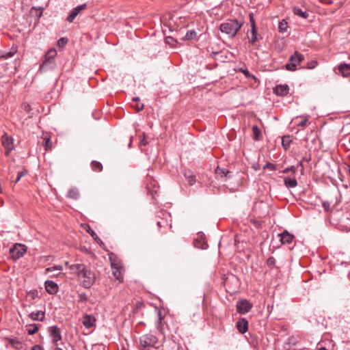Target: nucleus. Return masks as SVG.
<instances>
[{
	"instance_id": "obj_46",
	"label": "nucleus",
	"mask_w": 350,
	"mask_h": 350,
	"mask_svg": "<svg viewBox=\"0 0 350 350\" xmlns=\"http://www.w3.org/2000/svg\"><path fill=\"white\" fill-rule=\"evenodd\" d=\"M22 108L27 112H29L31 110L30 105L27 103H24L22 104Z\"/></svg>"
},
{
	"instance_id": "obj_42",
	"label": "nucleus",
	"mask_w": 350,
	"mask_h": 350,
	"mask_svg": "<svg viewBox=\"0 0 350 350\" xmlns=\"http://www.w3.org/2000/svg\"><path fill=\"white\" fill-rule=\"evenodd\" d=\"M139 144L140 146H146L147 144V141L145 139V134L144 133H143V137H140V141H139Z\"/></svg>"
},
{
	"instance_id": "obj_60",
	"label": "nucleus",
	"mask_w": 350,
	"mask_h": 350,
	"mask_svg": "<svg viewBox=\"0 0 350 350\" xmlns=\"http://www.w3.org/2000/svg\"><path fill=\"white\" fill-rule=\"evenodd\" d=\"M319 1H320L321 2H323V1H324V0H319Z\"/></svg>"
},
{
	"instance_id": "obj_35",
	"label": "nucleus",
	"mask_w": 350,
	"mask_h": 350,
	"mask_svg": "<svg viewBox=\"0 0 350 350\" xmlns=\"http://www.w3.org/2000/svg\"><path fill=\"white\" fill-rule=\"evenodd\" d=\"M285 67H286V69L288 70L294 71L296 69L297 65H296V63L290 62V63L286 64Z\"/></svg>"
},
{
	"instance_id": "obj_23",
	"label": "nucleus",
	"mask_w": 350,
	"mask_h": 350,
	"mask_svg": "<svg viewBox=\"0 0 350 350\" xmlns=\"http://www.w3.org/2000/svg\"><path fill=\"white\" fill-rule=\"evenodd\" d=\"M284 185L288 188H294L297 185V182L295 178L286 177L284 178Z\"/></svg>"
},
{
	"instance_id": "obj_11",
	"label": "nucleus",
	"mask_w": 350,
	"mask_h": 350,
	"mask_svg": "<svg viewBox=\"0 0 350 350\" xmlns=\"http://www.w3.org/2000/svg\"><path fill=\"white\" fill-rule=\"evenodd\" d=\"M96 322L95 318L89 314H85L82 319V323L86 328H90L94 326Z\"/></svg>"
},
{
	"instance_id": "obj_47",
	"label": "nucleus",
	"mask_w": 350,
	"mask_h": 350,
	"mask_svg": "<svg viewBox=\"0 0 350 350\" xmlns=\"http://www.w3.org/2000/svg\"><path fill=\"white\" fill-rule=\"evenodd\" d=\"M11 344L12 346L15 347L16 348H18V347L21 345L20 342L15 341V340H11Z\"/></svg>"
},
{
	"instance_id": "obj_16",
	"label": "nucleus",
	"mask_w": 350,
	"mask_h": 350,
	"mask_svg": "<svg viewBox=\"0 0 350 350\" xmlns=\"http://www.w3.org/2000/svg\"><path fill=\"white\" fill-rule=\"evenodd\" d=\"M339 72L342 74L343 77H349L350 76V64H340L338 66Z\"/></svg>"
},
{
	"instance_id": "obj_29",
	"label": "nucleus",
	"mask_w": 350,
	"mask_h": 350,
	"mask_svg": "<svg viewBox=\"0 0 350 350\" xmlns=\"http://www.w3.org/2000/svg\"><path fill=\"white\" fill-rule=\"evenodd\" d=\"M252 133H253V138L254 139L258 141L260 139V136L261 135L260 130L257 126H254L252 127Z\"/></svg>"
},
{
	"instance_id": "obj_19",
	"label": "nucleus",
	"mask_w": 350,
	"mask_h": 350,
	"mask_svg": "<svg viewBox=\"0 0 350 350\" xmlns=\"http://www.w3.org/2000/svg\"><path fill=\"white\" fill-rule=\"evenodd\" d=\"M304 59L303 55L300 54L297 51L295 52L293 55L290 57V62L293 63H296V65L299 64Z\"/></svg>"
},
{
	"instance_id": "obj_30",
	"label": "nucleus",
	"mask_w": 350,
	"mask_h": 350,
	"mask_svg": "<svg viewBox=\"0 0 350 350\" xmlns=\"http://www.w3.org/2000/svg\"><path fill=\"white\" fill-rule=\"evenodd\" d=\"M92 167L94 171L100 172L103 170L102 164L96 161H93L92 162Z\"/></svg>"
},
{
	"instance_id": "obj_50",
	"label": "nucleus",
	"mask_w": 350,
	"mask_h": 350,
	"mask_svg": "<svg viewBox=\"0 0 350 350\" xmlns=\"http://www.w3.org/2000/svg\"><path fill=\"white\" fill-rule=\"evenodd\" d=\"M32 350H44V349L40 345H35V346L33 347Z\"/></svg>"
},
{
	"instance_id": "obj_33",
	"label": "nucleus",
	"mask_w": 350,
	"mask_h": 350,
	"mask_svg": "<svg viewBox=\"0 0 350 350\" xmlns=\"http://www.w3.org/2000/svg\"><path fill=\"white\" fill-rule=\"evenodd\" d=\"M87 232L98 243H99V242L102 243L101 240L98 238V237L97 236L96 233L92 229H91L89 226H88V229L87 230Z\"/></svg>"
},
{
	"instance_id": "obj_45",
	"label": "nucleus",
	"mask_w": 350,
	"mask_h": 350,
	"mask_svg": "<svg viewBox=\"0 0 350 350\" xmlns=\"http://www.w3.org/2000/svg\"><path fill=\"white\" fill-rule=\"evenodd\" d=\"M267 262L269 266H273L275 263V260L274 259V258L270 257L267 259Z\"/></svg>"
},
{
	"instance_id": "obj_57",
	"label": "nucleus",
	"mask_w": 350,
	"mask_h": 350,
	"mask_svg": "<svg viewBox=\"0 0 350 350\" xmlns=\"http://www.w3.org/2000/svg\"><path fill=\"white\" fill-rule=\"evenodd\" d=\"M3 51L0 50V59L2 58Z\"/></svg>"
},
{
	"instance_id": "obj_51",
	"label": "nucleus",
	"mask_w": 350,
	"mask_h": 350,
	"mask_svg": "<svg viewBox=\"0 0 350 350\" xmlns=\"http://www.w3.org/2000/svg\"><path fill=\"white\" fill-rule=\"evenodd\" d=\"M79 297H80V299H81V301H83V300L86 301L87 300V296H86L85 294H80Z\"/></svg>"
},
{
	"instance_id": "obj_61",
	"label": "nucleus",
	"mask_w": 350,
	"mask_h": 350,
	"mask_svg": "<svg viewBox=\"0 0 350 350\" xmlns=\"http://www.w3.org/2000/svg\"><path fill=\"white\" fill-rule=\"evenodd\" d=\"M122 350H125V349H122Z\"/></svg>"
},
{
	"instance_id": "obj_56",
	"label": "nucleus",
	"mask_w": 350,
	"mask_h": 350,
	"mask_svg": "<svg viewBox=\"0 0 350 350\" xmlns=\"http://www.w3.org/2000/svg\"><path fill=\"white\" fill-rule=\"evenodd\" d=\"M65 265L69 268V266L70 265L68 262H65Z\"/></svg>"
},
{
	"instance_id": "obj_9",
	"label": "nucleus",
	"mask_w": 350,
	"mask_h": 350,
	"mask_svg": "<svg viewBox=\"0 0 350 350\" xmlns=\"http://www.w3.org/2000/svg\"><path fill=\"white\" fill-rule=\"evenodd\" d=\"M236 326L240 333L245 334L248 329V321L245 318L240 319Z\"/></svg>"
},
{
	"instance_id": "obj_5",
	"label": "nucleus",
	"mask_w": 350,
	"mask_h": 350,
	"mask_svg": "<svg viewBox=\"0 0 350 350\" xmlns=\"http://www.w3.org/2000/svg\"><path fill=\"white\" fill-rule=\"evenodd\" d=\"M57 55V51L55 49H49L45 55V59L40 66V71H45L53 63L54 58Z\"/></svg>"
},
{
	"instance_id": "obj_54",
	"label": "nucleus",
	"mask_w": 350,
	"mask_h": 350,
	"mask_svg": "<svg viewBox=\"0 0 350 350\" xmlns=\"http://www.w3.org/2000/svg\"><path fill=\"white\" fill-rule=\"evenodd\" d=\"M132 100L135 102H137L139 100V97H133Z\"/></svg>"
},
{
	"instance_id": "obj_10",
	"label": "nucleus",
	"mask_w": 350,
	"mask_h": 350,
	"mask_svg": "<svg viewBox=\"0 0 350 350\" xmlns=\"http://www.w3.org/2000/svg\"><path fill=\"white\" fill-rule=\"evenodd\" d=\"M45 288H46V291L49 293V294H55L58 291V286L56 283H55L54 282L51 281V280H47L45 282Z\"/></svg>"
},
{
	"instance_id": "obj_14",
	"label": "nucleus",
	"mask_w": 350,
	"mask_h": 350,
	"mask_svg": "<svg viewBox=\"0 0 350 350\" xmlns=\"http://www.w3.org/2000/svg\"><path fill=\"white\" fill-rule=\"evenodd\" d=\"M111 269L122 267L121 261L113 253L109 254Z\"/></svg>"
},
{
	"instance_id": "obj_8",
	"label": "nucleus",
	"mask_w": 350,
	"mask_h": 350,
	"mask_svg": "<svg viewBox=\"0 0 350 350\" xmlns=\"http://www.w3.org/2000/svg\"><path fill=\"white\" fill-rule=\"evenodd\" d=\"M86 8H87L86 3H83V4L78 5L76 8H75L74 9H72L67 18V21L69 23H72L74 21V19L77 17V16L82 10H84L85 9H86Z\"/></svg>"
},
{
	"instance_id": "obj_32",
	"label": "nucleus",
	"mask_w": 350,
	"mask_h": 350,
	"mask_svg": "<svg viewBox=\"0 0 350 350\" xmlns=\"http://www.w3.org/2000/svg\"><path fill=\"white\" fill-rule=\"evenodd\" d=\"M62 270H63V267L62 265H55L53 267L46 268L45 271L47 273H50L55 271H62Z\"/></svg>"
},
{
	"instance_id": "obj_6",
	"label": "nucleus",
	"mask_w": 350,
	"mask_h": 350,
	"mask_svg": "<svg viewBox=\"0 0 350 350\" xmlns=\"http://www.w3.org/2000/svg\"><path fill=\"white\" fill-rule=\"evenodd\" d=\"M236 307L239 314H245L250 311L252 304L246 299H242L237 301Z\"/></svg>"
},
{
	"instance_id": "obj_15",
	"label": "nucleus",
	"mask_w": 350,
	"mask_h": 350,
	"mask_svg": "<svg viewBox=\"0 0 350 350\" xmlns=\"http://www.w3.org/2000/svg\"><path fill=\"white\" fill-rule=\"evenodd\" d=\"M289 88L287 85H278L275 87V93L278 96H285L288 93Z\"/></svg>"
},
{
	"instance_id": "obj_36",
	"label": "nucleus",
	"mask_w": 350,
	"mask_h": 350,
	"mask_svg": "<svg viewBox=\"0 0 350 350\" xmlns=\"http://www.w3.org/2000/svg\"><path fill=\"white\" fill-rule=\"evenodd\" d=\"M282 146L285 148H287L289 147V145H290V143H291V140L289 139V137H284L282 138Z\"/></svg>"
},
{
	"instance_id": "obj_41",
	"label": "nucleus",
	"mask_w": 350,
	"mask_h": 350,
	"mask_svg": "<svg viewBox=\"0 0 350 350\" xmlns=\"http://www.w3.org/2000/svg\"><path fill=\"white\" fill-rule=\"evenodd\" d=\"M291 171H292L293 172H295V167L294 166H291V167H286V168H285L284 170H283L282 171V173H284V174H287V173H288V172H291Z\"/></svg>"
},
{
	"instance_id": "obj_3",
	"label": "nucleus",
	"mask_w": 350,
	"mask_h": 350,
	"mask_svg": "<svg viewBox=\"0 0 350 350\" xmlns=\"http://www.w3.org/2000/svg\"><path fill=\"white\" fill-rule=\"evenodd\" d=\"M157 338L150 334L142 335L139 337V350H150L151 348H157Z\"/></svg>"
},
{
	"instance_id": "obj_58",
	"label": "nucleus",
	"mask_w": 350,
	"mask_h": 350,
	"mask_svg": "<svg viewBox=\"0 0 350 350\" xmlns=\"http://www.w3.org/2000/svg\"><path fill=\"white\" fill-rule=\"evenodd\" d=\"M54 350H62V349L61 348H59V347H55V348L54 349Z\"/></svg>"
},
{
	"instance_id": "obj_22",
	"label": "nucleus",
	"mask_w": 350,
	"mask_h": 350,
	"mask_svg": "<svg viewBox=\"0 0 350 350\" xmlns=\"http://www.w3.org/2000/svg\"><path fill=\"white\" fill-rule=\"evenodd\" d=\"M294 14L300 16L302 18H307L308 16V13L306 11H303L301 8L298 7H294L293 9Z\"/></svg>"
},
{
	"instance_id": "obj_7",
	"label": "nucleus",
	"mask_w": 350,
	"mask_h": 350,
	"mask_svg": "<svg viewBox=\"0 0 350 350\" xmlns=\"http://www.w3.org/2000/svg\"><path fill=\"white\" fill-rule=\"evenodd\" d=\"M13 139L11 137H9L6 134H4L1 137V143L3 147L5 148V155H8L10 152L13 150Z\"/></svg>"
},
{
	"instance_id": "obj_12",
	"label": "nucleus",
	"mask_w": 350,
	"mask_h": 350,
	"mask_svg": "<svg viewBox=\"0 0 350 350\" xmlns=\"http://www.w3.org/2000/svg\"><path fill=\"white\" fill-rule=\"evenodd\" d=\"M49 332L54 342H57L62 339L60 330L57 326L50 327Z\"/></svg>"
},
{
	"instance_id": "obj_55",
	"label": "nucleus",
	"mask_w": 350,
	"mask_h": 350,
	"mask_svg": "<svg viewBox=\"0 0 350 350\" xmlns=\"http://www.w3.org/2000/svg\"><path fill=\"white\" fill-rule=\"evenodd\" d=\"M63 274L61 273V272H59L57 274H53L52 276H55V277H58L59 275H62Z\"/></svg>"
},
{
	"instance_id": "obj_34",
	"label": "nucleus",
	"mask_w": 350,
	"mask_h": 350,
	"mask_svg": "<svg viewBox=\"0 0 350 350\" xmlns=\"http://www.w3.org/2000/svg\"><path fill=\"white\" fill-rule=\"evenodd\" d=\"M278 28L280 32H284L287 29V23L284 20H283L279 23Z\"/></svg>"
},
{
	"instance_id": "obj_43",
	"label": "nucleus",
	"mask_w": 350,
	"mask_h": 350,
	"mask_svg": "<svg viewBox=\"0 0 350 350\" xmlns=\"http://www.w3.org/2000/svg\"><path fill=\"white\" fill-rule=\"evenodd\" d=\"M308 116H306V117L305 118V119H304V120H301V121L298 124V126H301V127H305V126H306V125H307V122H308Z\"/></svg>"
},
{
	"instance_id": "obj_39",
	"label": "nucleus",
	"mask_w": 350,
	"mask_h": 350,
	"mask_svg": "<svg viewBox=\"0 0 350 350\" xmlns=\"http://www.w3.org/2000/svg\"><path fill=\"white\" fill-rule=\"evenodd\" d=\"M27 174V171L26 170H23V171H20L18 172V174H17V177H16V183H18L21 178L25 176V174Z\"/></svg>"
},
{
	"instance_id": "obj_21",
	"label": "nucleus",
	"mask_w": 350,
	"mask_h": 350,
	"mask_svg": "<svg viewBox=\"0 0 350 350\" xmlns=\"http://www.w3.org/2000/svg\"><path fill=\"white\" fill-rule=\"evenodd\" d=\"M184 175L190 185H193L196 183L195 176L191 171L186 170Z\"/></svg>"
},
{
	"instance_id": "obj_44",
	"label": "nucleus",
	"mask_w": 350,
	"mask_h": 350,
	"mask_svg": "<svg viewBox=\"0 0 350 350\" xmlns=\"http://www.w3.org/2000/svg\"><path fill=\"white\" fill-rule=\"evenodd\" d=\"M250 23H251L252 29L256 28L255 21H254V19L252 14H250Z\"/></svg>"
},
{
	"instance_id": "obj_53",
	"label": "nucleus",
	"mask_w": 350,
	"mask_h": 350,
	"mask_svg": "<svg viewBox=\"0 0 350 350\" xmlns=\"http://www.w3.org/2000/svg\"><path fill=\"white\" fill-rule=\"evenodd\" d=\"M323 206L324 207V208L325 210L328 209L329 206V203L328 202H323Z\"/></svg>"
},
{
	"instance_id": "obj_4",
	"label": "nucleus",
	"mask_w": 350,
	"mask_h": 350,
	"mask_svg": "<svg viewBox=\"0 0 350 350\" xmlns=\"http://www.w3.org/2000/svg\"><path fill=\"white\" fill-rule=\"evenodd\" d=\"M27 252V247L21 243H16L12 248L10 250L11 258L16 260L23 257Z\"/></svg>"
},
{
	"instance_id": "obj_18",
	"label": "nucleus",
	"mask_w": 350,
	"mask_h": 350,
	"mask_svg": "<svg viewBox=\"0 0 350 350\" xmlns=\"http://www.w3.org/2000/svg\"><path fill=\"white\" fill-rule=\"evenodd\" d=\"M113 271V275L116 278V280H118L120 282H123V272L124 269L123 267H120L118 268H114L111 269Z\"/></svg>"
},
{
	"instance_id": "obj_26",
	"label": "nucleus",
	"mask_w": 350,
	"mask_h": 350,
	"mask_svg": "<svg viewBox=\"0 0 350 350\" xmlns=\"http://www.w3.org/2000/svg\"><path fill=\"white\" fill-rule=\"evenodd\" d=\"M195 246L198 248L206 250L208 247V244L202 239H196L195 240Z\"/></svg>"
},
{
	"instance_id": "obj_31",
	"label": "nucleus",
	"mask_w": 350,
	"mask_h": 350,
	"mask_svg": "<svg viewBox=\"0 0 350 350\" xmlns=\"http://www.w3.org/2000/svg\"><path fill=\"white\" fill-rule=\"evenodd\" d=\"M250 42L254 44L257 40V33L256 28L251 29V36L249 37Z\"/></svg>"
},
{
	"instance_id": "obj_48",
	"label": "nucleus",
	"mask_w": 350,
	"mask_h": 350,
	"mask_svg": "<svg viewBox=\"0 0 350 350\" xmlns=\"http://www.w3.org/2000/svg\"><path fill=\"white\" fill-rule=\"evenodd\" d=\"M44 146H45L46 150H48L49 148H51V144H50L49 139H46V140L45 141Z\"/></svg>"
},
{
	"instance_id": "obj_2",
	"label": "nucleus",
	"mask_w": 350,
	"mask_h": 350,
	"mask_svg": "<svg viewBox=\"0 0 350 350\" xmlns=\"http://www.w3.org/2000/svg\"><path fill=\"white\" fill-rule=\"evenodd\" d=\"M243 23L237 20H229L220 25L219 29L224 33L227 34L230 38H234L240 30Z\"/></svg>"
},
{
	"instance_id": "obj_13",
	"label": "nucleus",
	"mask_w": 350,
	"mask_h": 350,
	"mask_svg": "<svg viewBox=\"0 0 350 350\" xmlns=\"http://www.w3.org/2000/svg\"><path fill=\"white\" fill-rule=\"evenodd\" d=\"M279 236L280 237V241L283 244L291 243L294 239V236L286 230L281 234H279Z\"/></svg>"
},
{
	"instance_id": "obj_17",
	"label": "nucleus",
	"mask_w": 350,
	"mask_h": 350,
	"mask_svg": "<svg viewBox=\"0 0 350 350\" xmlns=\"http://www.w3.org/2000/svg\"><path fill=\"white\" fill-rule=\"evenodd\" d=\"M29 317L33 321H42L45 317V313L42 311L32 312L29 314Z\"/></svg>"
},
{
	"instance_id": "obj_28",
	"label": "nucleus",
	"mask_w": 350,
	"mask_h": 350,
	"mask_svg": "<svg viewBox=\"0 0 350 350\" xmlns=\"http://www.w3.org/2000/svg\"><path fill=\"white\" fill-rule=\"evenodd\" d=\"M44 8L42 7H32L31 8V14H33V12L35 11L36 13L35 14L36 16L38 18V19H40V18L42 16V12L44 11Z\"/></svg>"
},
{
	"instance_id": "obj_20",
	"label": "nucleus",
	"mask_w": 350,
	"mask_h": 350,
	"mask_svg": "<svg viewBox=\"0 0 350 350\" xmlns=\"http://www.w3.org/2000/svg\"><path fill=\"white\" fill-rule=\"evenodd\" d=\"M17 52V48L12 46L9 51H3V55L1 59H7L15 55Z\"/></svg>"
},
{
	"instance_id": "obj_37",
	"label": "nucleus",
	"mask_w": 350,
	"mask_h": 350,
	"mask_svg": "<svg viewBox=\"0 0 350 350\" xmlns=\"http://www.w3.org/2000/svg\"><path fill=\"white\" fill-rule=\"evenodd\" d=\"M196 36V33L194 31H189L185 35V38L187 40H192Z\"/></svg>"
},
{
	"instance_id": "obj_25",
	"label": "nucleus",
	"mask_w": 350,
	"mask_h": 350,
	"mask_svg": "<svg viewBox=\"0 0 350 350\" xmlns=\"http://www.w3.org/2000/svg\"><path fill=\"white\" fill-rule=\"evenodd\" d=\"M38 329L39 326L38 324L36 323L31 324L27 327V331L29 335H33L36 334L38 331Z\"/></svg>"
},
{
	"instance_id": "obj_1",
	"label": "nucleus",
	"mask_w": 350,
	"mask_h": 350,
	"mask_svg": "<svg viewBox=\"0 0 350 350\" xmlns=\"http://www.w3.org/2000/svg\"><path fill=\"white\" fill-rule=\"evenodd\" d=\"M69 270L70 273L77 276L80 284L84 288H90L95 282V273L84 264H72Z\"/></svg>"
},
{
	"instance_id": "obj_27",
	"label": "nucleus",
	"mask_w": 350,
	"mask_h": 350,
	"mask_svg": "<svg viewBox=\"0 0 350 350\" xmlns=\"http://www.w3.org/2000/svg\"><path fill=\"white\" fill-rule=\"evenodd\" d=\"M215 173L217 176H219L221 177H227L230 172L226 169L217 167V169L215 170Z\"/></svg>"
},
{
	"instance_id": "obj_59",
	"label": "nucleus",
	"mask_w": 350,
	"mask_h": 350,
	"mask_svg": "<svg viewBox=\"0 0 350 350\" xmlns=\"http://www.w3.org/2000/svg\"><path fill=\"white\" fill-rule=\"evenodd\" d=\"M131 142L129 144V147H131Z\"/></svg>"
},
{
	"instance_id": "obj_40",
	"label": "nucleus",
	"mask_w": 350,
	"mask_h": 350,
	"mask_svg": "<svg viewBox=\"0 0 350 350\" xmlns=\"http://www.w3.org/2000/svg\"><path fill=\"white\" fill-rule=\"evenodd\" d=\"M275 165L271 163H267L264 166V169H268L269 170H275Z\"/></svg>"
},
{
	"instance_id": "obj_38",
	"label": "nucleus",
	"mask_w": 350,
	"mask_h": 350,
	"mask_svg": "<svg viewBox=\"0 0 350 350\" xmlns=\"http://www.w3.org/2000/svg\"><path fill=\"white\" fill-rule=\"evenodd\" d=\"M68 42V40L65 38H61L57 41V44L59 47H64Z\"/></svg>"
},
{
	"instance_id": "obj_24",
	"label": "nucleus",
	"mask_w": 350,
	"mask_h": 350,
	"mask_svg": "<svg viewBox=\"0 0 350 350\" xmlns=\"http://www.w3.org/2000/svg\"><path fill=\"white\" fill-rule=\"evenodd\" d=\"M67 197L74 200H77L79 198V192L78 189L77 188H71L67 193Z\"/></svg>"
},
{
	"instance_id": "obj_52",
	"label": "nucleus",
	"mask_w": 350,
	"mask_h": 350,
	"mask_svg": "<svg viewBox=\"0 0 350 350\" xmlns=\"http://www.w3.org/2000/svg\"><path fill=\"white\" fill-rule=\"evenodd\" d=\"M317 63L316 62H312L311 63V65H310L308 67L310 68H314L317 66Z\"/></svg>"
},
{
	"instance_id": "obj_49",
	"label": "nucleus",
	"mask_w": 350,
	"mask_h": 350,
	"mask_svg": "<svg viewBox=\"0 0 350 350\" xmlns=\"http://www.w3.org/2000/svg\"><path fill=\"white\" fill-rule=\"evenodd\" d=\"M144 104H137L136 108L138 111H142L144 109Z\"/></svg>"
}]
</instances>
